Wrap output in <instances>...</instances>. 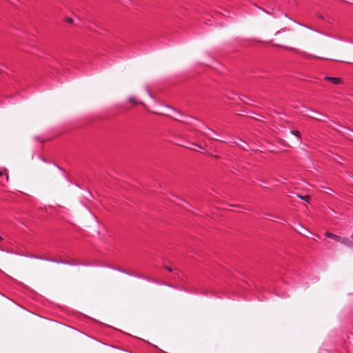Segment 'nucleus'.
Returning a JSON list of instances; mask_svg holds the SVG:
<instances>
[{
    "instance_id": "obj_11",
    "label": "nucleus",
    "mask_w": 353,
    "mask_h": 353,
    "mask_svg": "<svg viewBox=\"0 0 353 353\" xmlns=\"http://www.w3.org/2000/svg\"><path fill=\"white\" fill-rule=\"evenodd\" d=\"M316 237H319V235H316V236H314V240H316Z\"/></svg>"
},
{
    "instance_id": "obj_9",
    "label": "nucleus",
    "mask_w": 353,
    "mask_h": 353,
    "mask_svg": "<svg viewBox=\"0 0 353 353\" xmlns=\"http://www.w3.org/2000/svg\"><path fill=\"white\" fill-rule=\"evenodd\" d=\"M4 175V170H0V176H2Z\"/></svg>"
},
{
    "instance_id": "obj_2",
    "label": "nucleus",
    "mask_w": 353,
    "mask_h": 353,
    "mask_svg": "<svg viewBox=\"0 0 353 353\" xmlns=\"http://www.w3.org/2000/svg\"><path fill=\"white\" fill-rule=\"evenodd\" d=\"M324 79L325 81H330L334 85H341L343 83V80L339 77H331L329 76H325Z\"/></svg>"
},
{
    "instance_id": "obj_4",
    "label": "nucleus",
    "mask_w": 353,
    "mask_h": 353,
    "mask_svg": "<svg viewBox=\"0 0 353 353\" xmlns=\"http://www.w3.org/2000/svg\"><path fill=\"white\" fill-rule=\"evenodd\" d=\"M192 147H189V148L197 151L199 148H202L201 146H200L198 144L196 143H192Z\"/></svg>"
},
{
    "instance_id": "obj_12",
    "label": "nucleus",
    "mask_w": 353,
    "mask_h": 353,
    "mask_svg": "<svg viewBox=\"0 0 353 353\" xmlns=\"http://www.w3.org/2000/svg\"><path fill=\"white\" fill-rule=\"evenodd\" d=\"M316 237H319V235H316V236H314V240H316Z\"/></svg>"
},
{
    "instance_id": "obj_5",
    "label": "nucleus",
    "mask_w": 353,
    "mask_h": 353,
    "mask_svg": "<svg viewBox=\"0 0 353 353\" xmlns=\"http://www.w3.org/2000/svg\"><path fill=\"white\" fill-rule=\"evenodd\" d=\"M291 134H294V135H295V136H296V137H298L299 138L301 137L300 132L298 131V130H292L291 131Z\"/></svg>"
},
{
    "instance_id": "obj_13",
    "label": "nucleus",
    "mask_w": 353,
    "mask_h": 353,
    "mask_svg": "<svg viewBox=\"0 0 353 353\" xmlns=\"http://www.w3.org/2000/svg\"><path fill=\"white\" fill-rule=\"evenodd\" d=\"M6 180L8 181V175L6 174Z\"/></svg>"
},
{
    "instance_id": "obj_14",
    "label": "nucleus",
    "mask_w": 353,
    "mask_h": 353,
    "mask_svg": "<svg viewBox=\"0 0 353 353\" xmlns=\"http://www.w3.org/2000/svg\"><path fill=\"white\" fill-rule=\"evenodd\" d=\"M281 31H277L276 34H279Z\"/></svg>"
},
{
    "instance_id": "obj_6",
    "label": "nucleus",
    "mask_w": 353,
    "mask_h": 353,
    "mask_svg": "<svg viewBox=\"0 0 353 353\" xmlns=\"http://www.w3.org/2000/svg\"><path fill=\"white\" fill-rule=\"evenodd\" d=\"M299 198H301L303 200H305L306 201H308L309 196H298Z\"/></svg>"
},
{
    "instance_id": "obj_3",
    "label": "nucleus",
    "mask_w": 353,
    "mask_h": 353,
    "mask_svg": "<svg viewBox=\"0 0 353 353\" xmlns=\"http://www.w3.org/2000/svg\"><path fill=\"white\" fill-rule=\"evenodd\" d=\"M128 101L133 105H142L143 103L139 100L136 97L131 96L128 98Z\"/></svg>"
},
{
    "instance_id": "obj_8",
    "label": "nucleus",
    "mask_w": 353,
    "mask_h": 353,
    "mask_svg": "<svg viewBox=\"0 0 353 353\" xmlns=\"http://www.w3.org/2000/svg\"><path fill=\"white\" fill-rule=\"evenodd\" d=\"M165 268H166L168 271L170 272H172V268H170V267H168V266H165Z\"/></svg>"
},
{
    "instance_id": "obj_15",
    "label": "nucleus",
    "mask_w": 353,
    "mask_h": 353,
    "mask_svg": "<svg viewBox=\"0 0 353 353\" xmlns=\"http://www.w3.org/2000/svg\"><path fill=\"white\" fill-rule=\"evenodd\" d=\"M3 240L2 237L0 236V241Z\"/></svg>"
},
{
    "instance_id": "obj_10",
    "label": "nucleus",
    "mask_w": 353,
    "mask_h": 353,
    "mask_svg": "<svg viewBox=\"0 0 353 353\" xmlns=\"http://www.w3.org/2000/svg\"><path fill=\"white\" fill-rule=\"evenodd\" d=\"M316 237H319V235H316V236H314V240H316Z\"/></svg>"
},
{
    "instance_id": "obj_16",
    "label": "nucleus",
    "mask_w": 353,
    "mask_h": 353,
    "mask_svg": "<svg viewBox=\"0 0 353 353\" xmlns=\"http://www.w3.org/2000/svg\"><path fill=\"white\" fill-rule=\"evenodd\" d=\"M205 129H206V130H210L209 129V128H208V127H205Z\"/></svg>"
},
{
    "instance_id": "obj_1",
    "label": "nucleus",
    "mask_w": 353,
    "mask_h": 353,
    "mask_svg": "<svg viewBox=\"0 0 353 353\" xmlns=\"http://www.w3.org/2000/svg\"><path fill=\"white\" fill-rule=\"evenodd\" d=\"M325 234L328 238L332 239L334 241H336L337 242H339L340 243H341L343 245H345L348 246V247L353 248V235H352V240H350L347 238L343 237V236H338V235L334 234H333L332 232H330L328 231H327Z\"/></svg>"
},
{
    "instance_id": "obj_7",
    "label": "nucleus",
    "mask_w": 353,
    "mask_h": 353,
    "mask_svg": "<svg viewBox=\"0 0 353 353\" xmlns=\"http://www.w3.org/2000/svg\"><path fill=\"white\" fill-rule=\"evenodd\" d=\"M65 21L67 23H73V19L70 18V17H68L66 19H65Z\"/></svg>"
}]
</instances>
